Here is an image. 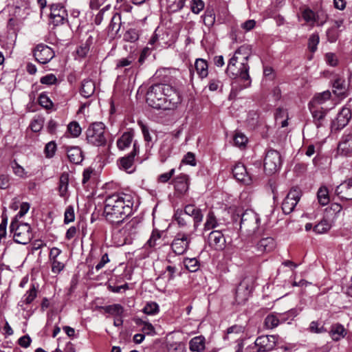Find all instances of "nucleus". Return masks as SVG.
I'll use <instances>...</instances> for the list:
<instances>
[{
    "label": "nucleus",
    "instance_id": "obj_1",
    "mask_svg": "<svg viewBox=\"0 0 352 352\" xmlns=\"http://www.w3.org/2000/svg\"><path fill=\"white\" fill-rule=\"evenodd\" d=\"M133 201L129 195L113 193L104 200V216L112 225H118L132 213Z\"/></svg>",
    "mask_w": 352,
    "mask_h": 352
},
{
    "label": "nucleus",
    "instance_id": "obj_2",
    "mask_svg": "<svg viewBox=\"0 0 352 352\" xmlns=\"http://www.w3.org/2000/svg\"><path fill=\"white\" fill-rule=\"evenodd\" d=\"M146 102L154 109H173L181 102V98L170 85L155 83L147 91Z\"/></svg>",
    "mask_w": 352,
    "mask_h": 352
},
{
    "label": "nucleus",
    "instance_id": "obj_3",
    "mask_svg": "<svg viewBox=\"0 0 352 352\" xmlns=\"http://www.w3.org/2000/svg\"><path fill=\"white\" fill-rule=\"evenodd\" d=\"M250 54L251 50L248 45L239 47L230 59L226 69V73L230 77L241 78L244 82V87H248L251 84L248 65Z\"/></svg>",
    "mask_w": 352,
    "mask_h": 352
},
{
    "label": "nucleus",
    "instance_id": "obj_4",
    "mask_svg": "<svg viewBox=\"0 0 352 352\" xmlns=\"http://www.w3.org/2000/svg\"><path fill=\"white\" fill-rule=\"evenodd\" d=\"M10 231L13 233L14 241L19 244L28 243L33 237L31 227L28 223H19L16 219H13Z\"/></svg>",
    "mask_w": 352,
    "mask_h": 352
},
{
    "label": "nucleus",
    "instance_id": "obj_5",
    "mask_svg": "<svg viewBox=\"0 0 352 352\" xmlns=\"http://www.w3.org/2000/svg\"><path fill=\"white\" fill-rule=\"evenodd\" d=\"M104 131L105 126L102 122H94L87 129L86 139L89 143L94 146L104 145L107 142Z\"/></svg>",
    "mask_w": 352,
    "mask_h": 352
},
{
    "label": "nucleus",
    "instance_id": "obj_6",
    "mask_svg": "<svg viewBox=\"0 0 352 352\" xmlns=\"http://www.w3.org/2000/svg\"><path fill=\"white\" fill-rule=\"evenodd\" d=\"M260 218L255 212L252 210H245L241 219L240 228L248 233H254L258 228Z\"/></svg>",
    "mask_w": 352,
    "mask_h": 352
},
{
    "label": "nucleus",
    "instance_id": "obj_7",
    "mask_svg": "<svg viewBox=\"0 0 352 352\" xmlns=\"http://www.w3.org/2000/svg\"><path fill=\"white\" fill-rule=\"evenodd\" d=\"M281 157L280 153L274 149L267 151L264 159V170L268 175L275 173L281 166Z\"/></svg>",
    "mask_w": 352,
    "mask_h": 352
},
{
    "label": "nucleus",
    "instance_id": "obj_8",
    "mask_svg": "<svg viewBox=\"0 0 352 352\" xmlns=\"http://www.w3.org/2000/svg\"><path fill=\"white\" fill-rule=\"evenodd\" d=\"M190 242V234L178 232L171 243V249L175 254H184L188 250Z\"/></svg>",
    "mask_w": 352,
    "mask_h": 352
},
{
    "label": "nucleus",
    "instance_id": "obj_9",
    "mask_svg": "<svg viewBox=\"0 0 352 352\" xmlns=\"http://www.w3.org/2000/svg\"><path fill=\"white\" fill-rule=\"evenodd\" d=\"M303 20L309 25H323L327 20V14L323 11L314 12L309 8H305L302 12Z\"/></svg>",
    "mask_w": 352,
    "mask_h": 352
},
{
    "label": "nucleus",
    "instance_id": "obj_10",
    "mask_svg": "<svg viewBox=\"0 0 352 352\" xmlns=\"http://www.w3.org/2000/svg\"><path fill=\"white\" fill-rule=\"evenodd\" d=\"M301 190L298 187L291 188L282 203V210L285 214H290L298 203L301 197Z\"/></svg>",
    "mask_w": 352,
    "mask_h": 352
},
{
    "label": "nucleus",
    "instance_id": "obj_11",
    "mask_svg": "<svg viewBox=\"0 0 352 352\" xmlns=\"http://www.w3.org/2000/svg\"><path fill=\"white\" fill-rule=\"evenodd\" d=\"M33 55L38 63L44 65L48 63L54 57L55 53L48 45L39 43L33 50Z\"/></svg>",
    "mask_w": 352,
    "mask_h": 352
},
{
    "label": "nucleus",
    "instance_id": "obj_12",
    "mask_svg": "<svg viewBox=\"0 0 352 352\" xmlns=\"http://www.w3.org/2000/svg\"><path fill=\"white\" fill-rule=\"evenodd\" d=\"M278 338L276 336H261L254 342L255 352H268L274 349Z\"/></svg>",
    "mask_w": 352,
    "mask_h": 352
},
{
    "label": "nucleus",
    "instance_id": "obj_13",
    "mask_svg": "<svg viewBox=\"0 0 352 352\" xmlns=\"http://www.w3.org/2000/svg\"><path fill=\"white\" fill-rule=\"evenodd\" d=\"M50 17L52 23L57 26L67 21V12L60 3H54L50 6Z\"/></svg>",
    "mask_w": 352,
    "mask_h": 352
},
{
    "label": "nucleus",
    "instance_id": "obj_14",
    "mask_svg": "<svg viewBox=\"0 0 352 352\" xmlns=\"http://www.w3.org/2000/svg\"><path fill=\"white\" fill-rule=\"evenodd\" d=\"M351 118V111L348 107H342L336 118L331 122V130L338 131L347 125Z\"/></svg>",
    "mask_w": 352,
    "mask_h": 352
},
{
    "label": "nucleus",
    "instance_id": "obj_15",
    "mask_svg": "<svg viewBox=\"0 0 352 352\" xmlns=\"http://www.w3.org/2000/svg\"><path fill=\"white\" fill-rule=\"evenodd\" d=\"M140 228V221L138 218H133L130 221L120 230L123 234L122 243H125L127 241L132 239L138 232Z\"/></svg>",
    "mask_w": 352,
    "mask_h": 352
},
{
    "label": "nucleus",
    "instance_id": "obj_16",
    "mask_svg": "<svg viewBox=\"0 0 352 352\" xmlns=\"http://www.w3.org/2000/svg\"><path fill=\"white\" fill-rule=\"evenodd\" d=\"M139 145L136 141L133 142L132 151L127 155L120 159L118 164L120 168L130 173V169L133 165L134 158L139 153Z\"/></svg>",
    "mask_w": 352,
    "mask_h": 352
},
{
    "label": "nucleus",
    "instance_id": "obj_17",
    "mask_svg": "<svg viewBox=\"0 0 352 352\" xmlns=\"http://www.w3.org/2000/svg\"><path fill=\"white\" fill-rule=\"evenodd\" d=\"M209 246L216 250H222L226 245V239L219 230H213L208 236Z\"/></svg>",
    "mask_w": 352,
    "mask_h": 352
},
{
    "label": "nucleus",
    "instance_id": "obj_18",
    "mask_svg": "<svg viewBox=\"0 0 352 352\" xmlns=\"http://www.w3.org/2000/svg\"><path fill=\"white\" fill-rule=\"evenodd\" d=\"M232 173L236 179L245 185H249L252 182V177L248 172L245 166L240 162L234 165L232 168Z\"/></svg>",
    "mask_w": 352,
    "mask_h": 352
},
{
    "label": "nucleus",
    "instance_id": "obj_19",
    "mask_svg": "<svg viewBox=\"0 0 352 352\" xmlns=\"http://www.w3.org/2000/svg\"><path fill=\"white\" fill-rule=\"evenodd\" d=\"M313 118V122L317 128L322 127L326 124V116L329 111L328 109L323 107H309Z\"/></svg>",
    "mask_w": 352,
    "mask_h": 352
},
{
    "label": "nucleus",
    "instance_id": "obj_20",
    "mask_svg": "<svg viewBox=\"0 0 352 352\" xmlns=\"http://www.w3.org/2000/svg\"><path fill=\"white\" fill-rule=\"evenodd\" d=\"M186 216L190 219L192 218L194 221V229L197 230L203 220V214L201 209L197 208L195 205H186L183 210Z\"/></svg>",
    "mask_w": 352,
    "mask_h": 352
},
{
    "label": "nucleus",
    "instance_id": "obj_21",
    "mask_svg": "<svg viewBox=\"0 0 352 352\" xmlns=\"http://www.w3.org/2000/svg\"><path fill=\"white\" fill-rule=\"evenodd\" d=\"M336 194L342 200H352V179H348L336 188Z\"/></svg>",
    "mask_w": 352,
    "mask_h": 352
},
{
    "label": "nucleus",
    "instance_id": "obj_22",
    "mask_svg": "<svg viewBox=\"0 0 352 352\" xmlns=\"http://www.w3.org/2000/svg\"><path fill=\"white\" fill-rule=\"evenodd\" d=\"M175 190L181 194H185L189 188V177L186 174H180L173 179Z\"/></svg>",
    "mask_w": 352,
    "mask_h": 352
},
{
    "label": "nucleus",
    "instance_id": "obj_23",
    "mask_svg": "<svg viewBox=\"0 0 352 352\" xmlns=\"http://www.w3.org/2000/svg\"><path fill=\"white\" fill-rule=\"evenodd\" d=\"M276 247V243L273 238L266 237L261 239L255 248L258 254L272 251Z\"/></svg>",
    "mask_w": 352,
    "mask_h": 352
},
{
    "label": "nucleus",
    "instance_id": "obj_24",
    "mask_svg": "<svg viewBox=\"0 0 352 352\" xmlns=\"http://www.w3.org/2000/svg\"><path fill=\"white\" fill-rule=\"evenodd\" d=\"M331 93L329 90L316 94L308 104V107H322L321 105L329 100Z\"/></svg>",
    "mask_w": 352,
    "mask_h": 352
},
{
    "label": "nucleus",
    "instance_id": "obj_25",
    "mask_svg": "<svg viewBox=\"0 0 352 352\" xmlns=\"http://www.w3.org/2000/svg\"><path fill=\"white\" fill-rule=\"evenodd\" d=\"M133 131L124 132L117 140L116 144L118 149L123 151L129 148L133 142Z\"/></svg>",
    "mask_w": 352,
    "mask_h": 352
},
{
    "label": "nucleus",
    "instance_id": "obj_26",
    "mask_svg": "<svg viewBox=\"0 0 352 352\" xmlns=\"http://www.w3.org/2000/svg\"><path fill=\"white\" fill-rule=\"evenodd\" d=\"M346 333V329L340 323L333 324L329 331V335L334 341H338L344 338Z\"/></svg>",
    "mask_w": 352,
    "mask_h": 352
},
{
    "label": "nucleus",
    "instance_id": "obj_27",
    "mask_svg": "<svg viewBox=\"0 0 352 352\" xmlns=\"http://www.w3.org/2000/svg\"><path fill=\"white\" fill-rule=\"evenodd\" d=\"M69 160L76 164H79L83 160L82 151L78 146H71L67 148Z\"/></svg>",
    "mask_w": 352,
    "mask_h": 352
},
{
    "label": "nucleus",
    "instance_id": "obj_28",
    "mask_svg": "<svg viewBox=\"0 0 352 352\" xmlns=\"http://www.w3.org/2000/svg\"><path fill=\"white\" fill-rule=\"evenodd\" d=\"M195 69L201 79L206 78L208 76V64L204 58H197L195 62Z\"/></svg>",
    "mask_w": 352,
    "mask_h": 352
},
{
    "label": "nucleus",
    "instance_id": "obj_29",
    "mask_svg": "<svg viewBox=\"0 0 352 352\" xmlns=\"http://www.w3.org/2000/svg\"><path fill=\"white\" fill-rule=\"evenodd\" d=\"M338 150L343 155H347L352 152V135L349 134L342 139L338 145Z\"/></svg>",
    "mask_w": 352,
    "mask_h": 352
},
{
    "label": "nucleus",
    "instance_id": "obj_30",
    "mask_svg": "<svg viewBox=\"0 0 352 352\" xmlns=\"http://www.w3.org/2000/svg\"><path fill=\"white\" fill-rule=\"evenodd\" d=\"M206 339L202 336L194 337L189 342V349L192 352H201L205 349Z\"/></svg>",
    "mask_w": 352,
    "mask_h": 352
},
{
    "label": "nucleus",
    "instance_id": "obj_31",
    "mask_svg": "<svg viewBox=\"0 0 352 352\" xmlns=\"http://www.w3.org/2000/svg\"><path fill=\"white\" fill-rule=\"evenodd\" d=\"M284 318H279L278 313H272L266 316L264 324L267 329H272L283 323Z\"/></svg>",
    "mask_w": 352,
    "mask_h": 352
},
{
    "label": "nucleus",
    "instance_id": "obj_32",
    "mask_svg": "<svg viewBox=\"0 0 352 352\" xmlns=\"http://www.w3.org/2000/svg\"><path fill=\"white\" fill-rule=\"evenodd\" d=\"M36 296L37 289L34 285H32L31 287L26 292L22 299L19 302V305L20 307H23L24 304L29 305L33 302Z\"/></svg>",
    "mask_w": 352,
    "mask_h": 352
},
{
    "label": "nucleus",
    "instance_id": "obj_33",
    "mask_svg": "<svg viewBox=\"0 0 352 352\" xmlns=\"http://www.w3.org/2000/svg\"><path fill=\"white\" fill-rule=\"evenodd\" d=\"M95 91V83L91 80H84L82 82L80 94L84 98H89L93 95Z\"/></svg>",
    "mask_w": 352,
    "mask_h": 352
},
{
    "label": "nucleus",
    "instance_id": "obj_34",
    "mask_svg": "<svg viewBox=\"0 0 352 352\" xmlns=\"http://www.w3.org/2000/svg\"><path fill=\"white\" fill-rule=\"evenodd\" d=\"M170 71L167 68H161L156 71L153 76L155 80L158 81L157 83H166L170 80Z\"/></svg>",
    "mask_w": 352,
    "mask_h": 352
},
{
    "label": "nucleus",
    "instance_id": "obj_35",
    "mask_svg": "<svg viewBox=\"0 0 352 352\" xmlns=\"http://www.w3.org/2000/svg\"><path fill=\"white\" fill-rule=\"evenodd\" d=\"M135 324L142 326V331L144 334L154 335L155 331L154 327L151 324L146 318H137L135 320Z\"/></svg>",
    "mask_w": 352,
    "mask_h": 352
},
{
    "label": "nucleus",
    "instance_id": "obj_36",
    "mask_svg": "<svg viewBox=\"0 0 352 352\" xmlns=\"http://www.w3.org/2000/svg\"><path fill=\"white\" fill-rule=\"evenodd\" d=\"M219 226L218 220L213 211L208 212L206 222L204 226V230L207 231L217 228Z\"/></svg>",
    "mask_w": 352,
    "mask_h": 352
},
{
    "label": "nucleus",
    "instance_id": "obj_37",
    "mask_svg": "<svg viewBox=\"0 0 352 352\" xmlns=\"http://www.w3.org/2000/svg\"><path fill=\"white\" fill-rule=\"evenodd\" d=\"M69 174L63 173L59 179L58 191L60 197H65L67 192Z\"/></svg>",
    "mask_w": 352,
    "mask_h": 352
},
{
    "label": "nucleus",
    "instance_id": "obj_38",
    "mask_svg": "<svg viewBox=\"0 0 352 352\" xmlns=\"http://www.w3.org/2000/svg\"><path fill=\"white\" fill-rule=\"evenodd\" d=\"M164 231H160L157 229H153L149 239L146 242V245L150 248H154L160 244L162 234Z\"/></svg>",
    "mask_w": 352,
    "mask_h": 352
},
{
    "label": "nucleus",
    "instance_id": "obj_39",
    "mask_svg": "<svg viewBox=\"0 0 352 352\" xmlns=\"http://www.w3.org/2000/svg\"><path fill=\"white\" fill-rule=\"evenodd\" d=\"M121 25V14L118 12H116L112 16L109 25V30L111 32L115 31L116 34H117L120 30Z\"/></svg>",
    "mask_w": 352,
    "mask_h": 352
},
{
    "label": "nucleus",
    "instance_id": "obj_40",
    "mask_svg": "<svg viewBox=\"0 0 352 352\" xmlns=\"http://www.w3.org/2000/svg\"><path fill=\"white\" fill-rule=\"evenodd\" d=\"M301 311V309L300 308H293L289 309V311L285 312V313H278L279 318H284V320H283V323L287 322L289 324L294 319L295 317H296L300 312Z\"/></svg>",
    "mask_w": 352,
    "mask_h": 352
},
{
    "label": "nucleus",
    "instance_id": "obj_41",
    "mask_svg": "<svg viewBox=\"0 0 352 352\" xmlns=\"http://www.w3.org/2000/svg\"><path fill=\"white\" fill-rule=\"evenodd\" d=\"M174 219L179 227H185L190 222L189 218L182 210L177 209L174 214Z\"/></svg>",
    "mask_w": 352,
    "mask_h": 352
},
{
    "label": "nucleus",
    "instance_id": "obj_42",
    "mask_svg": "<svg viewBox=\"0 0 352 352\" xmlns=\"http://www.w3.org/2000/svg\"><path fill=\"white\" fill-rule=\"evenodd\" d=\"M183 263L186 269L190 272H197L200 267L199 262L196 258H186L184 259Z\"/></svg>",
    "mask_w": 352,
    "mask_h": 352
},
{
    "label": "nucleus",
    "instance_id": "obj_43",
    "mask_svg": "<svg viewBox=\"0 0 352 352\" xmlns=\"http://www.w3.org/2000/svg\"><path fill=\"white\" fill-rule=\"evenodd\" d=\"M202 17L204 23L208 28L212 27L214 24L215 14L212 8H207Z\"/></svg>",
    "mask_w": 352,
    "mask_h": 352
},
{
    "label": "nucleus",
    "instance_id": "obj_44",
    "mask_svg": "<svg viewBox=\"0 0 352 352\" xmlns=\"http://www.w3.org/2000/svg\"><path fill=\"white\" fill-rule=\"evenodd\" d=\"M248 294L247 287L241 283L236 290V299L239 300V303L245 302L248 299Z\"/></svg>",
    "mask_w": 352,
    "mask_h": 352
},
{
    "label": "nucleus",
    "instance_id": "obj_45",
    "mask_svg": "<svg viewBox=\"0 0 352 352\" xmlns=\"http://www.w3.org/2000/svg\"><path fill=\"white\" fill-rule=\"evenodd\" d=\"M105 312L116 316H122L124 312V308L120 304H114L104 307Z\"/></svg>",
    "mask_w": 352,
    "mask_h": 352
},
{
    "label": "nucleus",
    "instance_id": "obj_46",
    "mask_svg": "<svg viewBox=\"0 0 352 352\" xmlns=\"http://www.w3.org/2000/svg\"><path fill=\"white\" fill-rule=\"evenodd\" d=\"M186 0H168V9L170 12H176L181 10Z\"/></svg>",
    "mask_w": 352,
    "mask_h": 352
},
{
    "label": "nucleus",
    "instance_id": "obj_47",
    "mask_svg": "<svg viewBox=\"0 0 352 352\" xmlns=\"http://www.w3.org/2000/svg\"><path fill=\"white\" fill-rule=\"evenodd\" d=\"M333 92L336 94H342L346 90V85L344 79L336 78L333 82Z\"/></svg>",
    "mask_w": 352,
    "mask_h": 352
},
{
    "label": "nucleus",
    "instance_id": "obj_48",
    "mask_svg": "<svg viewBox=\"0 0 352 352\" xmlns=\"http://www.w3.org/2000/svg\"><path fill=\"white\" fill-rule=\"evenodd\" d=\"M331 228V224L327 219L321 220L314 227V231L317 234L327 232Z\"/></svg>",
    "mask_w": 352,
    "mask_h": 352
},
{
    "label": "nucleus",
    "instance_id": "obj_49",
    "mask_svg": "<svg viewBox=\"0 0 352 352\" xmlns=\"http://www.w3.org/2000/svg\"><path fill=\"white\" fill-rule=\"evenodd\" d=\"M318 202L322 206H326L329 202V192L327 188H320L317 194Z\"/></svg>",
    "mask_w": 352,
    "mask_h": 352
},
{
    "label": "nucleus",
    "instance_id": "obj_50",
    "mask_svg": "<svg viewBox=\"0 0 352 352\" xmlns=\"http://www.w3.org/2000/svg\"><path fill=\"white\" fill-rule=\"evenodd\" d=\"M92 36H89L85 43H82L77 50V54L81 57H85L90 50V46L92 43Z\"/></svg>",
    "mask_w": 352,
    "mask_h": 352
},
{
    "label": "nucleus",
    "instance_id": "obj_51",
    "mask_svg": "<svg viewBox=\"0 0 352 352\" xmlns=\"http://www.w3.org/2000/svg\"><path fill=\"white\" fill-rule=\"evenodd\" d=\"M67 131L72 137L77 138L81 134L82 129L78 122L73 121L68 124Z\"/></svg>",
    "mask_w": 352,
    "mask_h": 352
},
{
    "label": "nucleus",
    "instance_id": "obj_52",
    "mask_svg": "<svg viewBox=\"0 0 352 352\" xmlns=\"http://www.w3.org/2000/svg\"><path fill=\"white\" fill-rule=\"evenodd\" d=\"M123 38L126 42L134 43L139 38V34L137 30L131 28L124 34Z\"/></svg>",
    "mask_w": 352,
    "mask_h": 352
},
{
    "label": "nucleus",
    "instance_id": "obj_53",
    "mask_svg": "<svg viewBox=\"0 0 352 352\" xmlns=\"http://www.w3.org/2000/svg\"><path fill=\"white\" fill-rule=\"evenodd\" d=\"M143 312L146 315H155L159 312V306L155 302H148L143 308Z\"/></svg>",
    "mask_w": 352,
    "mask_h": 352
},
{
    "label": "nucleus",
    "instance_id": "obj_54",
    "mask_svg": "<svg viewBox=\"0 0 352 352\" xmlns=\"http://www.w3.org/2000/svg\"><path fill=\"white\" fill-rule=\"evenodd\" d=\"M38 102L41 106H42L46 109H51L53 107L52 101L45 93H42L40 94L38 97Z\"/></svg>",
    "mask_w": 352,
    "mask_h": 352
},
{
    "label": "nucleus",
    "instance_id": "obj_55",
    "mask_svg": "<svg viewBox=\"0 0 352 352\" xmlns=\"http://www.w3.org/2000/svg\"><path fill=\"white\" fill-rule=\"evenodd\" d=\"M135 60L133 56H129L116 60V69H120L131 65Z\"/></svg>",
    "mask_w": 352,
    "mask_h": 352
},
{
    "label": "nucleus",
    "instance_id": "obj_56",
    "mask_svg": "<svg viewBox=\"0 0 352 352\" xmlns=\"http://www.w3.org/2000/svg\"><path fill=\"white\" fill-rule=\"evenodd\" d=\"M204 2L202 0H191L190 10L194 14H199L204 10Z\"/></svg>",
    "mask_w": 352,
    "mask_h": 352
},
{
    "label": "nucleus",
    "instance_id": "obj_57",
    "mask_svg": "<svg viewBox=\"0 0 352 352\" xmlns=\"http://www.w3.org/2000/svg\"><path fill=\"white\" fill-rule=\"evenodd\" d=\"M166 347L168 352H183L185 349L184 344L177 342H169Z\"/></svg>",
    "mask_w": 352,
    "mask_h": 352
},
{
    "label": "nucleus",
    "instance_id": "obj_58",
    "mask_svg": "<svg viewBox=\"0 0 352 352\" xmlns=\"http://www.w3.org/2000/svg\"><path fill=\"white\" fill-rule=\"evenodd\" d=\"M56 151V144L54 141H51L48 142L44 149V153L45 154L46 157L51 158L52 157Z\"/></svg>",
    "mask_w": 352,
    "mask_h": 352
},
{
    "label": "nucleus",
    "instance_id": "obj_59",
    "mask_svg": "<svg viewBox=\"0 0 352 352\" xmlns=\"http://www.w3.org/2000/svg\"><path fill=\"white\" fill-rule=\"evenodd\" d=\"M319 39L318 34H313L309 36L308 46L311 52H314L317 50Z\"/></svg>",
    "mask_w": 352,
    "mask_h": 352
},
{
    "label": "nucleus",
    "instance_id": "obj_60",
    "mask_svg": "<svg viewBox=\"0 0 352 352\" xmlns=\"http://www.w3.org/2000/svg\"><path fill=\"white\" fill-rule=\"evenodd\" d=\"M138 124L141 128L144 141L148 144L152 142L153 138L149 133L148 127L144 124L142 121H138Z\"/></svg>",
    "mask_w": 352,
    "mask_h": 352
},
{
    "label": "nucleus",
    "instance_id": "obj_61",
    "mask_svg": "<svg viewBox=\"0 0 352 352\" xmlns=\"http://www.w3.org/2000/svg\"><path fill=\"white\" fill-rule=\"evenodd\" d=\"M208 87L210 91H215L222 89L223 83L217 78H210Z\"/></svg>",
    "mask_w": 352,
    "mask_h": 352
},
{
    "label": "nucleus",
    "instance_id": "obj_62",
    "mask_svg": "<svg viewBox=\"0 0 352 352\" xmlns=\"http://www.w3.org/2000/svg\"><path fill=\"white\" fill-rule=\"evenodd\" d=\"M52 272L54 274H59L65 268V264L58 259L50 260Z\"/></svg>",
    "mask_w": 352,
    "mask_h": 352
},
{
    "label": "nucleus",
    "instance_id": "obj_63",
    "mask_svg": "<svg viewBox=\"0 0 352 352\" xmlns=\"http://www.w3.org/2000/svg\"><path fill=\"white\" fill-rule=\"evenodd\" d=\"M64 222L65 223H69L74 221L75 219V214H74V208L72 206H69L65 212L64 215Z\"/></svg>",
    "mask_w": 352,
    "mask_h": 352
},
{
    "label": "nucleus",
    "instance_id": "obj_64",
    "mask_svg": "<svg viewBox=\"0 0 352 352\" xmlns=\"http://www.w3.org/2000/svg\"><path fill=\"white\" fill-rule=\"evenodd\" d=\"M56 82L57 78L53 74H49L40 79V82L43 85H52L56 84Z\"/></svg>",
    "mask_w": 352,
    "mask_h": 352
}]
</instances>
